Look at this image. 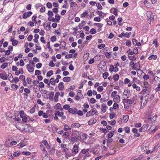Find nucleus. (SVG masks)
<instances>
[{"label":"nucleus","mask_w":160,"mask_h":160,"mask_svg":"<svg viewBox=\"0 0 160 160\" xmlns=\"http://www.w3.org/2000/svg\"><path fill=\"white\" fill-rule=\"evenodd\" d=\"M82 132L76 130L73 131L71 134V140L73 142H77L78 140L82 142L81 137Z\"/></svg>","instance_id":"obj_1"},{"label":"nucleus","mask_w":160,"mask_h":160,"mask_svg":"<svg viewBox=\"0 0 160 160\" xmlns=\"http://www.w3.org/2000/svg\"><path fill=\"white\" fill-rule=\"evenodd\" d=\"M136 65V64H135L134 63V62L132 61H131L129 63V66L131 67L132 65V69L133 70H136L137 71V74L138 76V72H142V73H144L143 71L141 69H138L135 66Z\"/></svg>","instance_id":"obj_2"},{"label":"nucleus","mask_w":160,"mask_h":160,"mask_svg":"<svg viewBox=\"0 0 160 160\" xmlns=\"http://www.w3.org/2000/svg\"><path fill=\"white\" fill-rule=\"evenodd\" d=\"M148 127V124L143 125L139 129V132H144L146 131Z\"/></svg>","instance_id":"obj_3"},{"label":"nucleus","mask_w":160,"mask_h":160,"mask_svg":"<svg viewBox=\"0 0 160 160\" xmlns=\"http://www.w3.org/2000/svg\"><path fill=\"white\" fill-rule=\"evenodd\" d=\"M78 146L75 144L73 146V147L72 150V152L74 154L77 153L78 152Z\"/></svg>","instance_id":"obj_4"},{"label":"nucleus","mask_w":160,"mask_h":160,"mask_svg":"<svg viewBox=\"0 0 160 160\" xmlns=\"http://www.w3.org/2000/svg\"><path fill=\"white\" fill-rule=\"evenodd\" d=\"M147 17L152 21L154 20L153 15L151 12H147Z\"/></svg>","instance_id":"obj_5"},{"label":"nucleus","mask_w":160,"mask_h":160,"mask_svg":"<svg viewBox=\"0 0 160 160\" xmlns=\"http://www.w3.org/2000/svg\"><path fill=\"white\" fill-rule=\"evenodd\" d=\"M143 88H145L144 89L145 90V91H146L147 94V95H149V93L151 92V85L150 84L148 85L147 86H143Z\"/></svg>","instance_id":"obj_6"},{"label":"nucleus","mask_w":160,"mask_h":160,"mask_svg":"<svg viewBox=\"0 0 160 160\" xmlns=\"http://www.w3.org/2000/svg\"><path fill=\"white\" fill-rule=\"evenodd\" d=\"M107 147L113 150L114 149H115L117 148L116 146L115 143L114 144H113L112 143L109 144H107Z\"/></svg>","instance_id":"obj_7"},{"label":"nucleus","mask_w":160,"mask_h":160,"mask_svg":"<svg viewBox=\"0 0 160 160\" xmlns=\"http://www.w3.org/2000/svg\"><path fill=\"white\" fill-rule=\"evenodd\" d=\"M96 110V109L95 108H93L91 109L90 111L88 112L86 115V116L87 117H88L91 116H92L94 115V114H93V112L95 111V110Z\"/></svg>","instance_id":"obj_8"},{"label":"nucleus","mask_w":160,"mask_h":160,"mask_svg":"<svg viewBox=\"0 0 160 160\" xmlns=\"http://www.w3.org/2000/svg\"><path fill=\"white\" fill-rule=\"evenodd\" d=\"M77 109L75 108H70L68 112L72 114H76L77 113Z\"/></svg>","instance_id":"obj_9"},{"label":"nucleus","mask_w":160,"mask_h":160,"mask_svg":"<svg viewBox=\"0 0 160 160\" xmlns=\"http://www.w3.org/2000/svg\"><path fill=\"white\" fill-rule=\"evenodd\" d=\"M60 45L61 46H60V48L63 49L64 50H66L67 49V48L65 47L66 45V43L65 41H62L60 42Z\"/></svg>","instance_id":"obj_10"},{"label":"nucleus","mask_w":160,"mask_h":160,"mask_svg":"<svg viewBox=\"0 0 160 160\" xmlns=\"http://www.w3.org/2000/svg\"><path fill=\"white\" fill-rule=\"evenodd\" d=\"M120 100V97L119 95H117L114 97L113 102H115L119 103Z\"/></svg>","instance_id":"obj_11"},{"label":"nucleus","mask_w":160,"mask_h":160,"mask_svg":"<svg viewBox=\"0 0 160 160\" xmlns=\"http://www.w3.org/2000/svg\"><path fill=\"white\" fill-rule=\"evenodd\" d=\"M42 142L45 146L46 148L48 149H49L51 148V145L50 144H48L47 141L45 140H43Z\"/></svg>","instance_id":"obj_12"},{"label":"nucleus","mask_w":160,"mask_h":160,"mask_svg":"<svg viewBox=\"0 0 160 160\" xmlns=\"http://www.w3.org/2000/svg\"><path fill=\"white\" fill-rule=\"evenodd\" d=\"M54 95V92L52 91L49 94V97L47 96L45 98L48 99L49 98L50 100H52Z\"/></svg>","instance_id":"obj_13"},{"label":"nucleus","mask_w":160,"mask_h":160,"mask_svg":"<svg viewBox=\"0 0 160 160\" xmlns=\"http://www.w3.org/2000/svg\"><path fill=\"white\" fill-rule=\"evenodd\" d=\"M108 108V107L106 106V104L104 103H102V108L101 109V111L103 113L106 112V108Z\"/></svg>","instance_id":"obj_14"},{"label":"nucleus","mask_w":160,"mask_h":160,"mask_svg":"<svg viewBox=\"0 0 160 160\" xmlns=\"http://www.w3.org/2000/svg\"><path fill=\"white\" fill-rule=\"evenodd\" d=\"M31 65L30 64H28L26 65L27 68L29 72H33L34 70V68L33 67H31Z\"/></svg>","instance_id":"obj_15"},{"label":"nucleus","mask_w":160,"mask_h":160,"mask_svg":"<svg viewBox=\"0 0 160 160\" xmlns=\"http://www.w3.org/2000/svg\"><path fill=\"white\" fill-rule=\"evenodd\" d=\"M97 122V120L96 119L91 118L88 122V123L89 125H91Z\"/></svg>","instance_id":"obj_16"},{"label":"nucleus","mask_w":160,"mask_h":160,"mask_svg":"<svg viewBox=\"0 0 160 160\" xmlns=\"http://www.w3.org/2000/svg\"><path fill=\"white\" fill-rule=\"evenodd\" d=\"M63 115H64V113L63 112H60L58 110H57L54 114L55 116L58 115V116L60 117L62 116Z\"/></svg>","instance_id":"obj_17"},{"label":"nucleus","mask_w":160,"mask_h":160,"mask_svg":"<svg viewBox=\"0 0 160 160\" xmlns=\"http://www.w3.org/2000/svg\"><path fill=\"white\" fill-rule=\"evenodd\" d=\"M64 83L62 82H59L58 84V88L61 91L63 90L64 88Z\"/></svg>","instance_id":"obj_18"},{"label":"nucleus","mask_w":160,"mask_h":160,"mask_svg":"<svg viewBox=\"0 0 160 160\" xmlns=\"http://www.w3.org/2000/svg\"><path fill=\"white\" fill-rule=\"evenodd\" d=\"M60 95V93L59 92H57L56 93L54 99L55 102H58V97Z\"/></svg>","instance_id":"obj_19"},{"label":"nucleus","mask_w":160,"mask_h":160,"mask_svg":"<svg viewBox=\"0 0 160 160\" xmlns=\"http://www.w3.org/2000/svg\"><path fill=\"white\" fill-rule=\"evenodd\" d=\"M23 71L22 68H21L19 70H17L15 72V74L16 75L18 76L20 74H23Z\"/></svg>","instance_id":"obj_20"},{"label":"nucleus","mask_w":160,"mask_h":160,"mask_svg":"<svg viewBox=\"0 0 160 160\" xmlns=\"http://www.w3.org/2000/svg\"><path fill=\"white\" fill-rule=\"evenodd\" d=\"M81 126V125L79 123H72L71 125V128H79Z\"/></svg>","instance_id":"obj_21"},{"label":"nucleus","mask_w":160,"mask_h":160,"mask_svg":"<svg viewBox=\"0 0 160 160\" xmlns=\"http://www.w3.org/2000/svg\"><path fill=\"white\" fill-rule=\"evenodd\" d=\"M81 134H82V137H81L82 138L81 140L83 141L86 140L87 138V134L86 133H83L82 132Z\"/></svg>","instance_id":"obj_22"},{"label":"nucleus","mask_w":160,"mask_h":160,"mask_svg":"<svg viewBox=\"0 0 160 160\" xmlns=\"http://www.w3.org/2000/svg\"><path fill=\"white\" fill-rule=\"evenodd\" d=\"M62 80L64 82H69L71 81V78L69 77H66L63 78Z\"/></svg>","instance_id":"obj_23"},{"label":"nucleus","mask_w":160,"mask_h":160,"mask_svg":"<svg viewBox=\"0 0 160 160\" xmlns=\"http://www.w3.org/2000/svg\"><path fill=\"white\" fill-rule=\"evenodd\" d=\"M55 19L56 22H59V21L60 19V16L59 14H57L55 15Z\"/></svg>","instance_id":"obj_24"},{"label":"nucleus","mask_w":160,"mask_h":160,"mask_svg":"<svg viewBox=\"0 0 160 160\" xmlns=\"http://www.w3.org/2000/svg\"><path fill=\"white\" fill-rule=\"evenodd\" d=\"M158 128V126H157L154 129H153V130L149 129V133L151 134L154 133L157 130Z\"/></svg>","instance_id":"obj_25"},{"label":"nucleus","mask_w":160,"mask_h":160,"mask_svg":"<svg viewBox=\"0 0 160 160\" xmlns=\"http://www.w3.org/2000/svg\"><path fill=\"white\" fill-rule=\"evenodd\" d=\"M70 4V7L73 9L75 8L77 6V5L75 2H72Z\"/></svg>","instance_id":"obj_26"},{"label":"nucleus","mask_w":160,"mask_h":160,"mask_svg":"<svg viewBox=\"0 0 160 160\" xmlns=\"http://www.w3.org/2000/svg\"><path fill=\"white\" fill-rule=\"evenodd\" d=\"M21 154V152L20 151H18L15 152L13 154V156L14 157H17L19 156Z\"/></svg>","instance_id":"obj_27"},{"label":"nucleus","mask_w":160,"mask_h":160,"mask_svg":"<svg viewBox=\"0 0 160 160\" xmlns=\"http://www.w3.org/2000/svg\"><path fill=\"white\" fill-rule=\"evenodd\" d=\"M85 22L84 21H82L81 23L79 24L78 27H79L80 29H81L82 28V27L85 24Z\"/></svg>","instance_id":"obj_28"},{"label":"nucleus","mask_w":160,"mask_h":160,"mask_svg":"<svg viewBox=\"0 0 160 160\" xmlns=\"http://www.w3.org/2000/svg\"><path fill=\"white\" fill-rule=\"evenodd\" d=\"M128 58H129L130 60H131L132 61H135L136 59V58L134 55L128 56Z\"/></svg>","instance_id":"obj_29"},{"label":"nucleus","mask_w":160,"mask_h":160,"mask_svg":"<svg viewBox=\"0 0 160 160\" xmlns=\"http://www.w3.org/2000/svg\"><path fill=\"white\" fill-rule=\"evenodd\" d=\"M112 9H114V11H113L112 13L116 16H117L118 15V10L117 9L115 8H112Z\"/></svg>","instance_id":"obj_30"},{"label":"nucleus","mask_w":160,"mask_h":160,"mask_svg":"<svg viewBox=\"0 0 160 160\" xmlns=\"http://www.w3.org/2000/svg\"><path fill=\"white\" fill-rule=\"evenodd\" d=\"M157 58V56L156 55H151L148 57V59L149 60H151L152 59H153L154 60H156Z\"/></svg>","instance_id":"obj_31"},{"label":"nucleus","mask_w":160,"mask_h":160,"mask_svg":"<svg viewBox=\"0 0 160 160\" xmlns=\"http://www.w3.org/2000/svg\"><path fill=\"white\" fill-rule=\"evenodd\" d=\"M113 78L115 81H117L119 78V76L118 74H116L113 76Z\"/></svg>","instance_id":"obj_32"},{"label":"nucleus","mask_w":160,"mask_h":160,"mask_svg":"<svg viewBox=\"0 0 160 160\" xmlns=\"http://www.w3.org/2000/svg\"><path fill=\"white\" fill-rule=\"evenodd\" d=\"M129 116L128 115L125 116L123 118V119L125 122H127L128 121Z\"/></svg>","instance_id":"obj_33"},{"label":"nucleus","mask_w":160,"mask_h":160,"mask_svg":"<svg viewBox=\"0 0 160 160\" xmlns=\"http://www.w3.org/2000/svg\"><path fill=\"white\" fill-rule=\"evenodd\" d=\"M50 83L53 85H55V83L54 78H52L50 80Z\"/></svg>","instance_id":"obj_34"},{"label":"nucleus","mask_w":160,"mask_h":160,"mask_svg":"<svg viewBox=\"0 0 160 160\" xmlns=\"http://www.w3.org/2000/svg\"><path fill=\"white\" fill-rule=\"evenodd\" d=\"M88 15V12L87 11H86L83 13L81 14V17L82 18L85 17L86 16Z\"/></svg>","instance_id":"obj_35"},{"label":"nucleus","mask_w":160,"mask_h":160,"mask_svg":"<svg viewBox=\"0 0 160 160\" xmlns=\"http://www.w3.org/2000/svg\"><path fill=\"white\" fill-rule=\"evenodd\" d=\"M63 108L65 110H68V111L70 108L69 105L65 104L63 106Z\"/></svg>","instance_id":"obj_36"},{"label":"nucleus","mask_w":160,"mask_h":160,"mask_svg":"<svg viewBox=\"0 0 160 160\" xmlns=\"http://www.w3.org/2000/svg\"><path fill=\"white\" fill-rule=\"evenodd\" d=\"M116 114L114 112H112V113H110L109 114L110 118L111 119H113L116 116Z\"/></svg>","instance_id":"obj_37"},{"label":"nucleus","mask_w":160,"mask_h":160,"mask_svg":"<svg viewBox=\"0 0 160 160\" xmlns=\"http://www.w3.org/2000/svg\"><path fill=\"white\" fill-rule=\"evenodd\" d=\"M62 136L65 138H67L69 136V133L67 132H65L64 133Z\"/></svg>","instance_id":"obj_38"},{"label":"nucleus","mask_w":160,"mask_h":160,"mask_svg":"<svg viewBox=\"0 0 160 160\" xmlns=\"http://www.w3.org/2000/svg\"><path fill=\"white\" fill-rule=\"evenodd\" d=\"M96 6L98 9L102 10V7L99 2H97L96 3Z\"/></svg>","instance_id":"obj_39"},{"label":"nucleus","mask_w":160,"mask_h":160,"mask_svg":"<svg viewBox=\"0 0 160 160\" xmlns=\"http://www.w3.org/2000/svg\"><path fill=\"white\" fill-rule=\"evenodd\" d=\"M8 65V63L7 62H4L3 63L1 66V68L2 69L5 68Z\"/></svg>","instance_id":"obj_40"},{"label":"nucleus","mask_w":160,"mask_h":160,"mask_svg":"<svg viewBox=\"0 0 160 160\" xmlns=\"http://www.w3.org/2000/svg\"><path fill=\"white\" fill-rule=\"evenodd\" d=\"M53 74V72L52 70L49 71L47 73V77H50Z\"/></svg>","instance_id":"obj_41"},{"label":"nucleus","mask_w":160,"mask_h":160,"mask_svg":"<svg viewBox=\"0 0 160 160\" xmlns=\"http://www.w3.org/2000/svg\"><path fill=\"white\" fill-rule=\"evenodd\" d=\"M56 37L55 36H53L51 38L50 40L53 42L56 41Z\"/></svg>","instance_id":"obj_42"},{"label":"nucleus","mask_w":160,"mask_h":160,"mask_svg":"<svg viewBox=\"0 0 160 160\" xmlns=\"http://www.w3.org/2000/svg\"><path fill=\"white\" fill-rule=\"evenodd\" d=\"M71 128L69 127L68 126L67 124H65L64 125V128L63 130L65 131H66L68 130H71Z\"/></svg>","instance_id":"obj_43"},{"label":"nucleus","mask_w":160,"mask_h":160,"mask_svg":"<svg viewBox=\"0 0 160 160\" xmlns=\"http://www.w3.org/2000/svg\"><path fill=\"white\" fill-rule=\"evenodd\" d=\"M90 32L91 34H95L97 31L96 29L94 28H92L90 30Z\"/></svg>","instance_id":"obj_44"},{"label":"nucleus","mask_w":160,"mask_h":160,"mask_svg":"<svg viewBox=\"0 0 160 160\" xmlns=\"http://www.w3.org/2000/svg\"><path fill=\"white\" fill-rule=\"evenodd\" d=\"M18 41L16 40L15 39V40L13 42H12V44L13 46H16L18 44Z\"/></svg>","instance_id":"obj_45"},{"label":"nucleus","mask_w":160,"mask_h":160,"mask_svg":"<svg viewBox=\"0 0 160 160\" xmlns=\"http://www.w3.org/2000/svg\"><path fill=\"white\" fill-rule=\"evenodd\" d=\"M122 18H118V24L119 26H121L122 25Z\"/></svg>","instance_id":"obj_46"},{"label":"nucleus","mask_w":160,"mask_h":160,"mask_svg":"<svg viewBox=\"0 0 160 160\" xmlns=\"http://www.w3.org/2000/svg\"><path fill=\"white\" fill-rule=\"evenodd\" d=\"M51 23L50 22H48L47 23V25L46 26V27H48V28H47V29H46L48 31H49L51 29V26L50 25Z\"/></svg>","instance_id":"obj_47"},{"label":"nucleus","mask_w":160,"mask_h":160,"mask_svg":"<svg viewBox=\"0 0 160 160\" xmlns=\"http://www.w3.org/2000/svg\"><path fill=\"white\" fill-rule=\"evenodd\" d=\"M111 52H107L105 53V56L107 58H110V57H111L110 55H111Z\"/></svg>","instance_id":"obj_48"},{"label":"nucleus","mask_w":160,"mask_h":160,"mask_svg":"<svg viewBox=\"0 0 160 160\" xmlns=\"http://www.w3.org/2000/svg\"><path fill=\"white\" fill-rule=\"evenodd\" d=\"M100 131H101L102 132H103L104 133V134L108 132V131H107L106 129L105 128H100L99 129Z\"/></svg>","instance_id":"obj_49"},{"label":"nucleus","mask_w":160,"mask_h":160,"mask_svg":"<svg viewBox=\"0 0 160 160\" xmlns=\"http://www.w3.org/2000/svg\"><path fill=\"white\" fill-rule=\"evenodd\" d=\"M105 45L104 44H99L98 45V47L99 49H101L102 48L105 47Z\"/></svg>","instance_id":"obj_50"},{"label":"nucleus","mask_w":160,"mask_h":160,"mask_svg":"<svg viewBox=\"0 0 160 160\" xmlns=\"http://www.w3.org/2000/svg\"><path fill=\"white\" fill-rule=\"evenodd\" d=\"M152 44L155 45V47L157 48L158 47V42H157V39H156L153 41Z\"/></svg>","instance_id":"obj_51"},{"label":"nucleus","mask_w":160,"mask_h":160,"mask_svg":"<svg viewBox=\"0 0 160 160\" xmlns=\"http://www.w3.org/2000/svg\"><path fill=\"white\" fill-rule=\"evenodd\" d=\"M40 92H41V94H42V96H43V94H46V95H47V93L48 92L46 90L41 89L40 90Z\"/></svg>","instance_id":"obj_52"},{"label":"nucleus","mask_w":160,"mask_h":160,"mask_svg":"<svg viewBox=\"0 0 160 160\" xmlns=\"http://www.w3.org/2000/svg\"><path fill=\"white\" fill-rule=\"evenodd\" d=\"M11 88L13 89L16 90L18 88V86L16 84H12L11 85Z\"/></svg>","instance_id":"obj_53"},{"label":"nucleus","mask_w":160,"mask_h":160,"mask_svg":"<svg viewBox=\"0 0 160 160\" xmlns=\"http://www.w3.org/2000/svg\"><path fill=\"white\" fill-rule=\"evenodd\" d=\"M152 119L153 120V121H155L156 120V118H155V117H153L152 118L151 117H150L148 118V122H150L152 121Z\"/></svg>","instance_id":"obj_54"},{"label":"nucleus","mask_w":160,"mask_h":160,"mask_svg":"<svg viewBox=\"0 0 160 160\" xmlns=\"http://www.w3.org/2000/svg\"><path fill=\"white\" fill-rule=\"evenodd\" d=\"M109 75L108 72H105L103 73V77L104 79H107Z\"/></svg>","instance_id":"obj_55"},{"label":"nucleus","mask_w":160,"mask_h":160,"mask_svg":"<svg viewBox=\"0 0 160 160\" xmlns=\"http://www.w3.org/2000/svg\"><path fill=\"white\" fill-rule=\"evenodd\" d=\"M125 130V132L127 133H129L130 132V128L128 127H125L124 129Z\"/></svg>","instance_id":"obj_56"},{"label":"nucleus","mask_w":160,"mask_h":160,"mask_svg":"<svg viewBox=\"0 0 160 160\" xmlns=\"http://www.w3.org/2000/svg\"><path fill=\"white\" fill-rule=\"evenodd\" d=\"M130 90L128 89L126 90H125L124 92H123V94L126 96L127 95V94L128 93L129 94L130 93Z\"/></svg>","instance_id":"obj_57"},{"label":"nucleus","mask_w":160,"mask_h":160,"mask_svg":"<svg viewBox=\"0 0 160 160\" xmlns=\"http://www.w3.org/2000/svg\"><path fill=\"white\" fill-rule=\"evenodd\" d=\"M131 42L130 40H128L126 42V45L128 47H130L131 46Z\"/></svg>","instance_id":"obj_58"},{"label":"nucleus","mask_w":160,"mask_h":160,"mask_svg":"<svg viewBox=\"0 0 160 160\" xmlns=\"http://www.w3.org/2000/svg\"><path fill=\"white\" fill-rule=\"evenodd\" d=\"M114 66L112 65H111L110 66V68L109 69V70L111 72H112L113 71H114Z\"/></svg>","instance_id":"obj_59"},{"label":"nucleus","mask_w":160,"mask_h":160,"mask_svg":"<svg viewBox=\"0 0 160 160\" xmlns=\"http://www.w3.org/2000/svg\"><path fill=\"white\" fill-rule=\"evenodd\" d=\"M61 107V104L60 103H57L55 105L54 108H56V109H59V108H60Z\"/></svg>","instance_id":"obj_60"},{"label":"nucleus","mask_w":160,"mask_h":160,"mask_svg":"<svg viewBox=\"0 0 160 160\" xmlns=\"http://www.w3.org/2000/svg\"><path fill=\"white\" fill-rule=\"evenodd\" d=\"M22 153L23 155H25L27 156L30 155L31 154L30 152H28L27 151L26 152L25 151H23V152H22Z\"/></svg>","instance_id":"obj_61"},{"label":"nucleus","mask_w":160,"mask_h":160,"mask_svg":"<svg viewBox=\"0 0 160 160\" xmlns=\"http://www.w3.org/2000/svg\"><path fill=\"white\" fill-rule=\"evenodd\" d=\"M33 38V36L31 34L28 36V37L27 39L28 41H31Z\"/></svg>","instance_id":"obj_62"},{"label":"nucleus","mask_w":160,"mask_h":160,"mask_svg":"<svg viewBox=\"0 0 160 160\" xmlns=\"http://www.w3.org/2000/svg\"><path fill=\"white\" fill-rule=\"evenodd\" d=\"M89 101L92 104L96 102L95 99L93 98H91Z\"/></svg>","instance_id":"obj_63"},{"label":"nucleus","mask_w":160,"mask_h":160,"mask_svg":"<svg viewBox=\"0 0 160 160\" xmlns=\"http://www.w3.org/2000/svg\"><path fill=\"white\" fill-rule=\"evenodd\" d=\"M79 32L80 34V37L82 38H83L85 36V34L83 32V31L82 30H81Z\"/></svg>","instance_id":"obj_64"}]
</instances>
